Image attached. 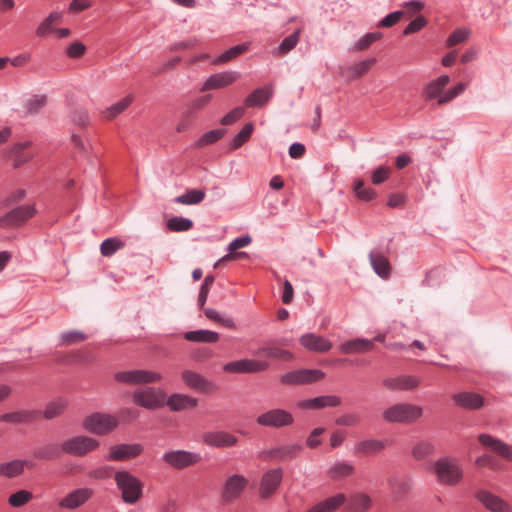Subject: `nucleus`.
Instances as JSON below:
<instances>
[{"label":"nucleus","mask_w":512,"mask_h":512,"mask_svg":"<svg viewBox=\"0 0 512 512\" xmlns=\"http://www.w3.org/2000/svg\"><path fill=\"white\" fill-rule=\"evenodd\" d=\"M248 484V480L239 474L229 476L222 490V497L226 502H231L240 497Z\"/></svg>","instance_id":"15"},{"label":"nucleus","mask_w":512,"mask_h":512,"mask_svg":"<svg viewBox=\"0 0 512 512\" xmlns=\"http://www.w3.org/2000/svg\"><path fill=\"white\" fill-rule=\"evenodd\" d=\"M256 422L265 427L282 428L290 426L294 422L293 415L284 409H272L261 415L256 419Z\"/></svg>","instance_id":"9"},{"label":"nucleus","mask_w":512,"mask_h":512,"mask_svg":"<svg viewBox=\"0 0 512 512\" xmlns=\"http://www.w3.org/2000/svg\"><path fill=\"white\" fill-rule=\"evenodd\" d=\"M300 29L285 37L277 48L278 55L282 56L293 50L300 39Z\"/></svg>","instance_id":"44"},{"label":"nucleus","mask_w":512,"mask_h":512,"mask_svg":"<svg viewBox=\"0 0 512 512\" xmlns=\"http://www.w3.org/2000/svg\"><path fill=\"white\" fill-rule=\"evenodd\" d=\"M476 498L492 512H512V508L507 502L489 491H479Z\"/></svg>","instance_id":"19"},{"label":"nucleus","mask_w":512,"mask_h":512,"mask_svg":"<svg viewBox=\"0 0 512 512\" xmlns=\"http://www.w3.org/2000/svg\"><path fill=\"white\" fill-rule=\"evenodd\" d=\"M470 31L465 28H459L454 30L448 37L446 44L448 47L456 46L467 40Z\"/></svg>","instance_id":"59"},{"label":"nucleus","mask_w":512,"mask_h":512,"mask_svg":"<svg viewBox=\"0 0 512 512\" xmlns=\"http://www.w3.org/2000/svg\"><path fill=\"white\" fill-rule=\"evenodd\" d=\"M195 115L196 113L194 112V110H191L189 107H185L181 113V117H180V120L177 124V131L178 132H185L187 131L189 128L192 127V125L194 124V120H195Z\"/></svg>","instance_id":"48"},{"label":"nucleus","mask_w":512,"mask_h":512,"mask_svg":"<svg viewBox=\"0 0 512 512\" xmlns=\"http://www.w3.org/2000/svg\"><path fill=\"white\" fill-rule=\"evenodd\" d=\"M254 130V125L252 122H249L243 126V128L235 135V137L232 140V147L233 148H239L241 147L245 142H247Z\"/></svg>","instance_id":"49"},{"label":"nucleus","mask_w":512,"mask_h":512,"mask_svg":"<svg viewBox=\"0 0 512 512\" xmlns=\"http://www.w3.org/2000/svg\"><path fill=\"white\" fill-rule=\"evenodd\" d=\"M283 471L281 468H275L265 472L260 482V497L267 499L272 496L281 484Z\"/></svg>","instance_id":"14"},{"label":"nucleus","mask_w":512,"mask_h":512,"mask_svg":"<svg viewBox=\"0 0 512 512\" xmlns=\"http://www.w3.org/2000/svg\"><path fill=\"white\" fill-rule=\"evenodd\" d=\"M182 380L190 388L200 392H210L214 390L215 386L205 379L202 375L191 370L182 372Z\"/></svg>","instance_id":"23"},{"label":"nucleus","mask_w":512,"mask_h":512,"mask_svg":"<svg viewBox=\"0 0 512 512\" xmlns=\"http://www.w3.org/2000/svg\"><path fill=\"white\" fill-rule=\"evenodd\" d=\"M133 102V96L128 95L118 102L114 103L110 107H108L105 111H103V115L107 119H113L123 111H125Z\"/></svg>","instance_id":"39"},{"label":"nucleus","mask_w":512,"mask_h":512,"mask_svg":"<svg viewBox=\"0 0 512 512\" xmlns=\"http://www.w3.org/2000/svg\"><path fill=\"white\" fill-rule=\"evenodd\" d=\"M46 104V96H34L32 99L28 100L25 107L29 114H35L40 109H42Z\"/></svg>","instance_id":"63"},{"label":"nucleus","mask_w":512,"mask_h":512,"mask_svg":"<svg viewBox=\"0 0 512 512\" xmlns=\"http://www.w3.org/2000/svg\"><path fill=\"white\" fill-rule=\"evenodd\" d=\"M114 379L120 383L136 385L158 382L161 379V375L148 370H130L117 372L114 375Z\"/></svg>","instance_id":"10"},{"label":"nucleus","mask_w":512,"mask_h":512,"mask_svg":"<svg viewBox=\"0 0 512 512\" xmlns=\"http://www.w3.org/2000/svg\"><path fill=\"white\" fill-rule=\"evenodd\" d=\"M386 446V442L375 439H368L360 441L355 446L356 453L361 454H374L383 450Z\"/></svg>","instance_id":"37"},{"label":"nucleus","mask_w":512,"mask_h":512,"mask_svg":"<svg viewBox=\"0 0 512 512\" xmlns=\"http://www.w3.org/2000/svg\"><path fill=\"white\" fill-rule=\"evenodd\" d=\"M36 417L35 412L31 411H16L11 413H5L0 416V421L6 423H23L30 422Z\"/></svg>","instance_id":"40"},{"label":"nucleus","mask_w":512,"mask_h":512,"mask_svg":"<svg viewBox=\"0 0 512 512\" xmlns=\"http://www.w3.org/2000/svg\"><path fill=\"white\" fill-rule=\"evenodd\" d=\"M33 498V494L28 490H19L9 496L8 503L12 507H21Z\"/></svg>","instance_id":"55"},{"label":"nucleus","mask_w":512,"mask_h":512,"mask_svg":"<svg viewBox=\"0 0 512 512\" xmlns=\"http://www.w3.org/2000/svg\"><path fill=\"white\" fill-rule=\"evenodd\" d=\"M124 246V242L113 237L105 239L100 245V252L105 257L112 256L116 251Z\"/></svg>","instance_id":"47"},{"label":"nucleus","mask_w":512,"mask_h":512,"mask_svg":"<svg viewBox=\"0 0 512 512\" xmlns=\"http://www.w3.org/2000/svg\"><path fill=\"white\" fill-rule=\"evenodd\" d=\"M450 78L447 75L439 76L438 78L430 81L423 89V97L425 100L430 101L438 99L443 93L444 88L449 84Z\"/></svg>","instance_id":"28"},{"label":"nucleus","mask_w":512,"mask_h":512,"mask_svg":"<svg viewBox=\"0 0 512 512\" xmlns=\"http://www.w3.org/2000/svg\"><path fill=\"white\" fill-rule=\"evenodd\" d=\"M427 20L423 15L417 16L413 19L403 30V35L407 36L419 32L427 25Z\"/></svg>","instance_id":"60"},{"label":"nucleus","mask_w":512,"mask_h":512,"mask_svg":"<svg viewBox=\"0 0 512 512\" xmlns=\"http://www.w3.org/2000/svg\"><path fill=\"white\" fill-rule=\"evenodd\" d=\"M165 392L160 388L147 387L145 389L136 390L132 399L133 402L146 409L154 410L165 405Z\"/></svg>","instance_id":"5"},{"label":"nucleus","mask_w":512,"mask_h":512,"mask_svg":"<svg viewBox=\"0 0 512 512\" xmlns=\"http://www.w3.org/2000/svg\"><path fill=\"white\" fill-rule=\"evenodd\" d=\"M193 227V222L184 217H172L167 221V228L173 232L188 231Z\"/></svg>","instance_id":"46"},{"label":"nucleus","mask_w":512,"mask_h":512,"mask_svg":"<svg viewBox=\"0 0 512 512\" xmlns=\"http://www.w3.org/2000/svg\"><path fill=\"white\" fill-rule=\"evenodd\" d=\"M93 496L91 488H79L68 493L59 502V507L64 509H77L85 504Z\"/></svg>","instance_id":"16"},{"label":"nucleus","mask_w":512,"mask_h":512,"mask_svg":"<svg viewBox=\"0 0 512 512\" xmlns=\"http://www.w3.org/2000/svg\"><path fill=\"white\" fill-rule=\"evenodd\" d=\"M345 500V495L340 493L317 503L306 512H333L343 505Z\"/></svg>","instance_id":"32"},{"label":"nucleus","mask_w":512,"mask_h":512,"mask_svg":"<svg viewBox=\"0 0 512 512\" xmlns=\"http://www.w3.org/2000/svg\"><path fill=\"white\" fill-rule=\"evenodd\" d=\"M99 441L89 436H75L67 439L61 444L64 453L83 457L99 447Z\"/></svg>","instance_id":"6"},{"label":"nucleus","mask_w":512,"mask_h":512,"mask_svg":"<svg viewBox=\"0 0 512 512\" xmlns=\"http://www.w3.org/2000/svg\"><path fill=\"white\" fill-rule=\"evenodd\" d=\"M302 450V446L299 444H290L281 447H277L271 450L270 455L276 460L287 461L295 458Z\"/></svg>","instance_id":"34"},{"label":"nucleus","mask_w":512,"mask_h":512,"mask_svg":"<svg viewBox=\"0 0 512 512\" xmlns=\"http://www.w3.org/2000/svg\"><path fill=\"white\" fill-rule=\"evenodd\" d=\"M248 50L247 44H239L236 46L231 47L230 49L226 50L224 53L220 54L218 58L216 59V63H225L228 62L237 56L241 55L242 53L246 52Z\"/></svg>","instance_id":"52"},{"label":"nucleus","mask_w":512,"mask_h":512,"mask_svg":"<svg viewBox=\"0 0 512 512\" xmlns=\"http://www.w3.org/2000/svg\"><path fill=\"white\" fill-rule=\"evenodd\" d=\"M324 376V372L319 369H301L283 374L280 380L283 384L300 385L318 382Z\"/></svg>","instance_id":"11"},{"label":"nucleus","mask_w":512,"mask_h":512,"mask_svg":"<svg viewBox=\"0 0 512 512\" xmlns=\"http://www.w3.org/2000/svg\"><path fill=\"white\" fill-rule=\"evenodd\" d=\"M86 338L87 336L80 331H69L61 335L62 343L66 345L80 343Z\"/></svg>","instance_id":"64"},{"label":"nucleus","mask_w":512,"mask_h":512,"mask_svg":"<svg viewBox=\"0 0 512 512\" xmlns=\"http://www.w3.org/2000/svg\"><path fill=\"white\" fill-rule=\"evenodd\" d=\"M383 37L381 32H371L365 34L361 39H359L355 44V49L362 51L367 49L371 44L380 40Z\"/></svg>","instance_id":"58"},{"label":"nucleus","mask_w":512,"mask_h":512,"mask_svg":"<svg viewBox=\"0 0 512 512\" xmlns=\"http://www.w3.org/2000/svg\"><path fill=\"white\" fill-rule=\"evenodd\" d=\"M26 465L32 466L33 464L26 460H13L2 463L0 464V475L8 478L16 477L24 471Z\"/></svg>","instance_id":"35"},{"label":"nucleus","mask_w":512,"mask_h":512,"mask_svg":"<svg viewBox=\"0 0 512 512\" xmlns=\"http://www.w3.org/2000/svg\"><path fill=\"white\" fill-rule=\"evenodd\" d=\"M114 479L125 503L135 504L139 501L143 493V484L137 477L128 471H117Z\"/></svg>","instance_id":"2"},{"label":"nucleus","mask_w":512,"mask_h":512,"mask_svg":"<svg viewBox=\"0 0 512 512\" xmlns=\"http://www.w3.org/2000/svg\"><path fill=\"white\" fill-rule=\"evenodd\" d=\"M356 196L364 201H370L375 198L376 192L371 187H366L362 180H357L354 184Z\"/></svg>","instance_id":"56"},{"label":"nucleus","mask_w":512,"mask_h":512,"mask_svg":"<svg viewBox=\"0 0 512 512\" xmlns=\"http://www.w3.org/2000/svg\"><path fill=\"white\" fill-rule=\"evenodd\" d=\"M435 447L429 441H421L414 446L412 454L417 460L425 459L434 453Z\"/></svg>","instance_id":"53"},{"label":"nucleus","mask_w":512,"mask_h":512,"mask_svg":"<svg viewBox=\"0 0 512 512\" xmlns=\"http://www.w3.org/2000/svg\"><path fill=\"white\" fill-rule=\"evenodd\" d=\"M245 113V110L243 107H235L234 109H232L230 112H228L226 115H224L221 120H220V123L224 126H228V125H232L234 124L235 122H237L239 119H241L243 117Z\"/></svg>","instance_id":"61"},{"label":"nucleus","mask_w":512,"mask_h":512,"mask_svg":"<svg viewBox=\"0 0 512 512\" xmlns=\"http://www.w3.org/2000/svg\"><path fill=\"white\" fill-rule=\"evenodd\" d=\"M341 404V398L336 395L319 396L299 402L298 406L305 409H320L324 407H336Z\"/></svg>","instance_id":"26"},{"label":"nucleus","mask_w":512,"mask_h":512,"mask_svg":"<svg viewBox=\"0 0 512 512\" xmlns=\"http://www.w3.org/2000/svg\"><path fill=\"white\" fill-rule=\"evenodd\" d=\"M371 266L375 273L381 278H388L391 271V265L386 256L379 251H371L369 254Z\"/></svg>","instance_id":"31"},{"label":"nucleus","mask_w":512,"mask_h":512,"mask_svg":"<svg viewBox=\"0 0 512 512\" xmlns=\"http://www.w3.org/2000/svg\"><path fill=\"white\" fill-rule=\"evenodd\" d=\"M376 60L375 58H368L365 60H362L358 63H355L351 67V72L354 78H359L365 73H367L371 67L375 64Z\"/></svg>","instance_id":"57"},{"label":"nucleus","mask_w":512,"mask_h":512,"mask_svg":"<svg viewBox=\"0 0 512 512\" xmlns=\"http://www.w3.org/2000/svg\"><path fill=\"white\" fill-rule=\"evenodd\" d=\"M36 213L33 205L18 206L0 217V228L10 229L23 225Z\"/></svg>","instance_id":"7"},{"label":"nucleus","mask_w":512,"mask_h":512,"mask_svg":"<svg viewBox=\"0 0 512 512\" xmlns=\"http://www.w3.org/2000/svg\"><path fill=\"white\" fill-rule=\"evenodd\" d=\"M184 338L190 342L215 343L219 334L211 330H195L186 332Z\"/></svg>","instance_id":"36"},{"label":"nucleus","mask_w":512,"mask_h":512,"mask_svg":"<svg viewBox=\"0 0 512 512\" xmlns=\"http://www.w3.org/2000/svg\"><path fill=\"white\" fill-rule=\"evenodd\" d=\"M140 444H120L110 448V453L107 457L109 461H123L137 457L142 452Z\"/></svg>","instance_id":"18"},{"label":"nucleus","mask_w":512,"mask_h":512,"mask_svg":"<svg viewBox=\"0 0 512 512\" xmlns=\"http://www.w3.org/2000/svg\"><path fill=\"white\" fill-rule=\"evenodd\" d=\"M31 146L30 141L14 144L9 150V157L13 158V166L18 168L33 158L31 152H26L25 149Z\"/></svg>","instance_id":"30"},{"label":"nucleus","mask_w":512,"mask_h":512,"mask_svg":"<svg viewBox=\"0 0 512 512\" xmlns=\"http://www.w3.org/2000/svg\"><path fill=\"white\" fill-rule=\"evenodd\" d=\"M391 174V169L385 166H379L376 168L371 175L372 183L375 185H379L385 182Z\"/></svg>","instance_id":"62"},{"label":"nucleus","mask_w":512,"mask_h":512,"mask_svg":"<svg viewBox=\"0 0 512 512\" xmlns=\"http://www.w3.org/2000/svg\"><path fill=\"white\" fill-rule=\"evenodd\" d=\"M479 442L486 448L490 449L499 456L512 461V446L504 441L497 439L489 434H480L478 436Z\"/></svg>","instance_id":"17"},{"label":"nucleus","mask_w":512,"mask_h":512,"mask_svg":"<svg viewBox=\"0 0 512 512\" xmlns=\"http://www.w3.org/2000/svg\"><path fill=\"white\" fill-rule=\"evenodd\" d=\"M456 406L467 410H478L484 405V398L475 392H460L452 395Z\"/></svg>","instance_id":"20"},{"label":"nucleus","mask_w":512,"mask_h":512,"mask_svg":"<svg viewBox=\"0 0 512 512\" xmlns=\"http://www.w3.org/2000/svg\"><path fill=\"white\" fill-rule=\"evenodd\" d=\"M433 471L437 481L445 486L457 485L463 478V470L458 460L451 457L438 459L433 465Z\"/></svg>","instance_id":"1"},{"label":"nucleus","mask_w":512,"mask_h":512,"mask_svg":"<svg viewBox=\"0 0 512 512\" xmlns=\"http://www.w3.org/2000/svg\"><path fill=\"white\" fill-rule=\"evenodd\" d=\"M67 406V402L63 399H58L50 402L44 411V417L46 419H53L63 413Z\"/></svg>","instance_id":"51"},{"label":"nucleus","mask_w":512,"mask_h":512,"mask_svg":"<svg viewBox=\"0 0 512 512\" xmlns=\"http://www.w3.org/2000/svg\"><path fill=\"white\" fill-rule=\"evenodd\" d=\"M420 380L415 376L402 375L394 378H387L383 381L386 388L390 390H411L416 388Z\"/></svg>","instance_id":"27"},{"label":"nucleus","mask_w":512,"mask_h":512,"mask_svg":"<svg viewBox=\"0 0 512 512\" xmlns=\"http://www.w3.org/2000/svg\"><path fill=\"white\" fill-rule=\"evenodd\" d=\"M269 367L266 361L254 359H242L226 363L223 367L228 373H257L265 371Z\"/></svg>","instance_id":"12"},{"label":"nucleus","mask_w":512,"mask_h":512,"mask_svg":"<svg viewBox=\"0 0 512 512\" xmlns=\"http://www.w3.org/2000/svg\"><path fill=\"white\" fill-rule=\"evenodd\" d=\"M204 314L208 319H210L216 323H219L226 328H234L235 327L234 320L231 317L223 316L215 309L206 308V309H204Z\"/></svg>","instance_id":"50"},{"label":"nucleus","mask_w":512,"mask_h":512,"mask_svg":"<svg viewBox=\"0 0 512 512\" xmlns=\"http://www.w3.org/2000/svg\"><path fill=\"white\" fill-rule=\"evenodd\" d=\"M354 471L353 465L347 462H337L328 471L332 479H340L351 475Z\"/></svg>","instance_id":"45"},{"label":"nucleus","mask_w":512,"mask_h":512,"mask_svg":"<svg viewBox=\"0 0 512 512\" xmlns=\"http://www.w3.org/2000/svg\"><path fill=\"white\" fill-rule=\"evenodd\" d=\"M258 353L268 358L280 361H290L293 358V354L290 351L282 349L273 343L263 345L259 349Z\"/></svg>","instance_id":"33"},{"label":"nucleus","mask_w":512,"mask_h":512,"mask_svg":"<svg viewBox=\"0 0 512 512\" xmlns=\"http://www.w3.org/2000/svg\"><path fill=\"white\" fill-rule=\"evenodd\" d=\"M370 505L371 500L366 494H356L350 498V506L355 512H365Z\"/></svg>","instance_id":"54"},{"label":"nucleus","mask_w":512,"mask_h":512,"mask_svg":"<svg viewBox=\"0 0 512 512\" xmlns=\"http://www.w3.org/2000/svg\"><path fill=\"white\" fill-rule=\"evenodd\" d=\"M272 95L273 87L271 85L260 87L246 97L244 104L247 108L261 107L269 102Z\"/></svg>","instance_id":"25"},{"label":"nucleus","mask_w":512,"mask_h":512,"mask_svg":"<svg viewBox=\"0 0 512 512\" xmlns=\"http://www.w3.org/2000/svg\"><path fill=\"white\" fill-rule=\"evenodd\" d=\"M62 19V13L55 11L50 13V15L38 26L36 30V34L39 37L46 36L48 33L53 32V25L58 24Z\"/></svg>","instance_id":"42"},{"label":"nucleus","mask_w":512,"mask_h":512,"mask_svg":"<svg viewBox=\"0 0 512 512\" xmlns=\"http://www.w3.org/2000/svg\"><path fill=\"white\" fill-rule=\"evenodd\" d=\"M205 198V192L200 189H191L186 193L174 198V202L182 205H195L202 202Z\"/></svg>","instance_id":"38"},{"label":"nucleus","mask_w":512,"mask_h":512,"mask_svg":"<svg viewBox=\"0 0 512 512\" xmlns=\"http://www.w3.org/2000/svg\"><path fill=\"white\" fill-rule=\"evenodd\" d=\"M421 407L413 404H395L383 412V418L390 423H412L422 416Z\"/></svg>","instance_id":"3"},{"label":"nucleus","mask_w":512,"mask_h":512,"mask_svg":"<svg viewBox=\"0 0 512 512\" xmlns=\"http://www.w3.org/2000/svg\"><path fill=\"white\" fill-rule=\"evenodd\" d=\"M61 447L59 448L56 444H49L36 449L33 452L35 458L39 460H55L60 457Z\"/></svg>","instance_id":"41"},{"label":"nucleus","mask_w":512,"mask_h":512,"mask_svg":"<svg viewBox=\"0 0 512 512\" xmlns=\"http://www.w3.org/2000/svg\"><path fill=\"white\" fill-rule=\"evenodd\" d=\"M162 459L170 467L181 470L199 463L202 457L196 452L173 450L166 452Z\"/></svg>","instance_id":"8"},{"label":"nucleus","mask_w":512,"mask_h":512,"mask_svg":"<svg viewBox=\"0 0 512 512\" xmlns=\"http://www.w3.org/2000/svg\"><path fill=\"white\" fill-rule=\"evenodd\" d=\"M373 348V341L363 338L348 340L339 346V350L344 354L364 353L371 351Z\"/></svg>","instance_id":"29"},{"label":"nucleus","mask_w":512,"mask_h":512,"mask_svg":"<svg viewBox=\"0 0 512 512\" xmlns=\"http://www.w3.org/2000/svg\"><path fill=\"white\" fill-rule=\"evenodd\" d=\"M240 78L239 72L225 71L210 75L200 88L201 92L222 89L230 86Z\"/></svg>","instance_id":"13"},{"label":"nucleus","mask_w":512,"mask_h":512,"mask_svg":"<svg viewBox=\"0 0 512 512\" xmlns=\"http://www.w3.org/2000/svg\"><path fill=\"white\" fill-rule=\"evenodd\" d=\"M299 341L305 349L312 352L324 353L332 348V343L328 339L314 333L302 335Z\"/></svg>","instance_id":"22"},{"label":"nucleus","mask_w":512,"mask_h":512,"mask_svg":"<svg viewBox=\"0 0 512 512\" xmlns=\"http://www.w3.org/2000/svg\"><path fill=\"white\" fill-rule=\"evenodd\" d=\"M202 438L206 445L215 448L231 447L238 441L237 437L224 431L207 432Z\"/></svg>","instance_id":"21"},{"label":"nucleus","mask_w":512,"mask_h":512,"mask_svg":"<svg viewBox=\"0 0 512 512\" xmlns=\"http://www.w3.org/2000/svg\"><path fill=\"white\" fill-rule=\"evenodd\" d=\"M165 404L170 408V410L179 412L194 409L197 406L198 401L196 398L189 395L174 393L170 395L167 400L165 399Z\"/></svg>","instance_id":"24"},{"label":"nucleus","mask_w":512,"mask_h":512,"mask_svg":"<svg viewBox=\"0 0 512 512\" xmlns=\"http://www.w3.org/2000/svg\"><path fill=\"white\" fill-rule=\"evenodd\" d=\"M118 423L117 417L111 414L96 412L86 417L83 425L84 428L91 433L105 435L114 430L118 426Z\"/></svg>","instance_id":"4"},{"label":"nucleus","mask_w":512,"mask_h":512,"mask_svg":"<svg viewBox=\"0 0 512 512\" xmlns=\"http://www.w3.org/2000/svg\"><path fill=\"white\" fill-rule=\"evenodd\" d=\"M226 134L225 129H214L204 133L195 143L197 148H201L207 145H211L219 141Z\"/></svg>","instance_id":"43"}]
</instances>
